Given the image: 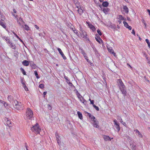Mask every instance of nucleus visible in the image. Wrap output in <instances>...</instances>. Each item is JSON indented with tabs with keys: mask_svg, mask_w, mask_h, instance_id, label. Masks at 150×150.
I'll return each mask as SVG.
<instances>
[{
	"mask_svg": "<svg viewBox=\"0 0 150 150\" xmlns=\"http://www.w3.org/2000/svg\"><path fill=\"white\" fill-rule=\"evenodd\" d=\"M76 94L77 95V96L78 97V98L79 99L80 98V97H82L81 96L80 94L79 93V92L78 91H77L76 92Z\"/></svg>",
	"mask_w": 150,
	"mask_h": 150,
	"instance_id": "nucleus-28",
	"label": "nucleus"
},
{
	"mask_svg": "<svg viewBox=\"0 0 150 150\" xmlns=\"http://www.w3.org/2000/svg\"><path fill=\"white\" fill-rule=\"evenodd\" d=\"M82 102L85 105H86L87 103V101L85 99H84Z\"/></svg>",
	"mask_w": 150,
	"mask_h": 150,
	"instance_id": "nucleus-46",
	"label": "nucleus"
},
{
	"mask_svg": "<svg viewBox=\"0 0 150 150\" xmlns=\"http://www.w3.org/2000/svg\"><path fill=\"white\" fill-rule=\"evenodd\" d=\"M57 50H58V52H59V53L63 57V59H67V58H66V57L64 55L63 52L59 48H58Z\"/></svg>",
	"mask_w": 150,
	"mask_h": 150,
	"instance_id": "nucleus-7",
	"label": "nucleus"
},
{
	"mask_svg": "<svg viewBox=\"0 0 150 150\" xmlns=\"http://www.w3.org/2000/svg\"><path fill=\"white\" fill-rule=\"evenodd\" d=\"M68 83L69 84V85L70 86H72L73 85L72 83L71 82H70V81H69V82Z\"/></svg>",
	"mask_w": 150,
	"mask_h": 150,
	"instance_id": "nucleus-55",
	"label": "nucleus"
},
{
	"mask_svg": "<svg viewBox=\"0 0 150 150\" xmlns=\"http://www.w3.org/2000/svg\"><path fill=\"white\" fill-rule=\"evenodd\" d=\"M56 138L57 140H59V138L60 137L59 135L57 133H56Z\"/></svg>",
	"mask_w": 150,
	"mask_h": 150,
	"instance_id": "nucleus-33",
	"label": "nucleus"
},
{
	"mask_svg": "<svg viewBox=\"0 0 150 150\" xmlns=\"http://www.w3.org/2000/svg\"><path fill=\"white\" fill-rule=\"evenodd\" d=\"M134 131L136 132V135L138 136V137L140 138H142V135L138 129H136L135 130H134Z\"/></svg>",
	"mask_w": 150,
	"mask_h": 150,
	"instance_id": "nucleus-9",
	"label": "nucleus"
},
{
	"mask_svg": "<svg viewBox=\"0 0 150 150\" xmlns=\"http://www.w3.org/2000/svg\"><path fill=\"white\" fill-rule=\"evenodd\" d=\"M103 138L105 141H110V138L109 136L106 135H104Z\"/></svg>",
	"mask_w": 150,
	"mask_h": 150,
	"instance_id": "nucleus-10",
	"label": "nucleus"
},
{
	"mask_svg": "<svg viewBox=\"0 0 150 150\" xmlns=\"http://www.w3.org/2000/svg\"><path fill=\"white\" fill-rule=\"evenodd\" d=\"M94 50L95 51V54H97L98 53V51L96 49H94Z\"/></svg>",
	"mask_w": 150,
	"mask_h": 150,
	"instance_id": "nucleus-47",
	"label": "nucleus"
},
{
	"mask_svg": "<svg viewBox=\"0 0 150 150\" xmlns=\"http://www.w3.org/2000/svg\"><path fill=\"white\" fill-rule=\"evenodd\" d=\"M19 20L20 21H21L22 22L24 23L23 21V20H22V19L21 18H20Z\"/></svg>",
	"mask_w": 150,
	"mask_h": 150,
	"instance_id": "nucleus-54",
	"label": "nucleus"
},
{
	"mask_svg": "<svg viewBox=\"0 0 150 150\" xmlns=\"http://www.w3.org/2000/svg\"><path fill=\"white\" fill-rule=\"evenodd\" d=\"M122 123L124 126H126L127 125L125 122H123Z\"/></svg>",
	"mask_w": 150,
	"mask_h": 150,
	"instance_id": "nucleus-59",
	"label": "nucleus"
},
{
	"mask_svg": "<svg viewBox=\"0 0 150 150\" xmlns=\"http://www.w3.org/2000/svg\"><path fill=\"white\" fill-rule=\"evenodd\" d=\"M130 145L131 146V147L132 150L134 149H136L135 145L133 144H132V145L131 144H130Z\"/></svg>",
	"mask_w": 150,
	"mask_h": 150,
	"instance_id": "nucleus-44",
	"label": "nucleus"
},
{
	"mask_svg": "<svg viewBox=\"0 0 150 150\" xmlns=\"http://www.w3.org/2000/svg\"><path fill=\"white\" fill-rule=\"evenodd\" d=\"M79 50L81 52V53L83 55V56L86 55V53L84 51L82 48H80Z\"/></svg>",
	"mask_w": 150,
	"mask_h": 150,
	"instance_id": "nucleus-24",
	"label": "nucleus"
},
{
	"mask_svg": "<svg viewBox=\"0 0 150 150\" xmlns=\"http://www.w3.org/2000/svg\"><path fill=\"white\" fill-rule=\"evenodd\" d=\"M90 117L93 121L96 120V118L93 115H91Z\"/></svg>",
	"mask_w": 150,
	"mask_h": 150,
	"instance_id": "nucleus-42",
	"label": "nucleus"
},
{
	"mask_svg": "<svg viewBox=\"0 0 150 150\" xmlns=\"http://www.w3.org/2000/svg\"><path fill=\"white\" fill-rule=\"evenodd\" d=\"M77 7L78 8L77 11H78V13H79L80 15L83 12V7H81L80 6H77Z\"/></svg>",
	"mask_w": 150,
	"mask_h": 150,
	"instance_id": "nucleus-6",
	"label": "nucleus"
},
{
	"mask_svg": "<svg viewBox=\"0 0 150 150\" xmlns=\"http://www.w3.org/2000/svg\"><path fill=\"white\" fill-rule=\"evenodd\" d=\"M29 64L30 66L32 67V68L34 69H35V68L36 65L33 61L30 62H29Z\"/></svg>",
	"mask_w": 150,
	"mask_h": 150,
	"instance_id": "nucleus-11",
	"label": "nucleus"
},
{
	"mask_svg": "<svg viewBox=\"0 0 150 150\" xmlns=\"http://www.w3.org/2000/svg\"><path fill=\"white\" fill-rule=\"evenodd\" d=\"M97 32L100 35H101L102 34L100 30L98 29L97 30Z\"/></svg>",
	"mask_w": 150,
	"mask_h": 150,
	"instance_id": "nucleus-43",
	"label": "nucleus"
},
{
	"mask_svg": "<svg viewBox=\"0 0 150 150\" xmlns=\"http://www.w3.org/2000/svg\"><path fill=\"white\" fill-rule=\"evenodd\" d=\"M34 74L37 79H39L40 78V77L38 75V72L36 71H34Z\"/></svg>",
	"mask_w": 150,
	"mask_h": 150,
	"instance_id": "nucleus-26",
	"label": "nucleus"
},
{
	"mask_svg": "<svg viewBox=\"0 0 150 150\" xmlns=\"http://www.w3.org/2000/svg\"><path fill=\"white\" fill-rule=\"evenodd\" d=\"M39 125L38 123H36L31 128V130L37 134H39L41 129L39 127Z\"/></svg>",
	"mask_w": 150,
	"mask_h": 150,
	"instance_id": "nucleus-4",
	"label": "nucleus"
},
{
	"mask_svg": "<svg viewBox=\"0 0 150 150\" xmlns=\"http://www.w3.org/2000/svg\"><path fill=\"white\" fill-rule=\"evenodd\" d=\"M23 27L25 30H29V26L26 25H23Z\"/></svg>",
	"mask_w": 150,
	"mask_h": 150,
	"instance_id": "nucleus-22",
	"label": "nucleus"
},
{
	"mask_svg": "<svg viewBox=\"0 0 150 150\" xmlns=\"http://www.w3.org/2000/svg\"><path fill=\"white\" fill-rule=\"evenodd\" d=\"M64 79L66 80V81L67 83H68L69 81L70 80L68 79V78L67 76H64Z\"/></svg>",
	"mask_w": 150,
	"mask_h": 150,
	"instance_id": "nucleus-37",
	"label": "nucleus"
},
{
	"mask_svg": "<svg viewBox=\"0 0 150 150\" xmlns=\"http://www.w3.org/2000/svg\"><path fill=\"white\" fill-rule=\"evenodd\" d=\"M132 33L134 34V35H135V32L134 29L132 30Z\"/></svg>",
	"mask_w": 150,
	"mask_h": 150,
	"instance_id": "nucleus-52",
	"label": "nucleus"
},
{
	"mask_svg": "<svg viewBox=\"0 0 150 150\" xmlns=\"http://www.w3.org/2000/svg\"><path fill=\"white\" fill-rule=\"evenodd\" d=\"M49 107H48V109L50 110H51L52 109V108L51 106L49 105H48Z\"/></svg>",
	"mask_w": 150,
	"mask_h": 150,
	"instance_id": "nucleus-57",
	"label": "nucleus"
},
{
	"mask_svg": "<svg viewBox=\"0 0 150 150\" xmlns=\"http://www.w3.org/2000/svg\"><path fill=\"white\" fill-rule=\"evenodd\" d=\"M110 11V9L108 8H104L103 9V12L105 14H107Z\"/></svg>",
	"mask_w": 150,
	"mask_h": 150,
	"instance_id": "nucleus-17",
	"label": "nucleus"
},
{
	"mask_svg": "<svg viewBox=\"0 0 150 150\" xmlns=\"http://www.w3.org/2000/svg\"><path fill=\"white\" fill-rule=\"evenodd\" d=\"M13 104L14 108L18 110L23 109V105L21 102L14 100L13 103Z\"/></svg>",
	"mask_w": 150,
	"mask_h": 150,
	"instance_id": "nucleus-3",
	"label": "nucleus"
},
{
	"mask_svg": "<svg viewBox=\"0 0 150 150\" xmlns=\"http://www.w3.org/2000/svg\"><path fill=\"white\" fill-rule=\"evenodd\" d=\"M22 84H23L24 88L25 89V91L28 90V88L27 87V86H26V85L24 83H23Z\"/></svg>",
	"mask_w": 150,
	"mask_h": 150,
	"instance_id": "nucleus-38",
	"label": "nucleus"
},
{
	"mask_svg": "<svg viewBox=\"0 0 150 150\" xmlns=\"http://www.w3.org/2000/svg\"><path fill=\"white\" fill-rule=\"evenodd\" d=\"M94 108H95V109L97 111H98L99 110V108L98 107V106H96V107H95Z\"/></svg>",
	"mask_w": 150,
	"mask_h": 150,
	"instance_id": "nucleus-51",
	"label": "nucleus"
},
{
	"mask_svg": "<svg viewBox=\"0 0 150 150\" xmlns=\"http://www.w3.org/2000/svg\"><path fill=\"white\" fill-rule=\"evenodd\" d=\"M120 118H121V117L120 116H117V120H120Z\"/></svg>",
	"mask_w": 150,
	"mask_h": 150,
	"instance_id": "nucleus-64",
	"label": "nucleus"
},
{
	"mask_svg": "<svg viewBox=\"0 0 150 150\" xmlns=\"http://www.w3.org/2000/svg\"><path fill=\"white\" fill-rule=\"evenodd\" d=\"M5 120L6 121V124L8 126H9V127H11V121L9 120H8V118H6Z\"/></svg>",
	"mask_w": 150,
	"mask_h": 150,
	"instance_id": "nucleus-15",
	"label": "nucleus"
},
{
	"mask_svg": "<svg viewBox=\"0 0 150 150\" xmlns=\"http://www.w3.org/2000/svg\"><path fill=\"white\" fill-rule=\"evenodd\" d=\"M84 57H85V59L87 60L88 62V57L86 56V55H85V56H84Z\"/></svg>",
	"mask_w": 150,
	"mask_h": 150,
	"instance_id": "nucleus-49",
	"label": "nucleus"
},
{
	"mask_svg": "<svg viewBox=\"0 0 150 150\" xmlns=\"http://www.w3.org/2000/svg\"><path fill=\"white\" fill-rule=\"evenodd\" d=\"M39 87L41 88H44V85L43 84H41L39 85Z\"/></svg>",
	"mask_w": 150,
	"mask_h": 150,
	"instance_id": "nucleus-40",
	"label": "nucleus"
},
{
	"mask_svg": "<svg viewBox=\"0 0 150 150\" xmlns=\"http://www.w3.org/2000/svg\"><path fill=\"white\" fill-rule=\"evenodd\" d=\"M147 11L149 13V15L150 16V10L148 9L147 10Z\"/></svg>",
	"mask_w": 150,
	"mask_h": 150,
	"instance_id": "nucleus-63",
	"label": "nucleus"
},
{
	"mask_svg": "<svg viewBox=\"0 0 150 150\" xmlns=\"http://www.w3.org/2000/svg\"><path fill=\"white\" fill-rule=\"evenodd\" d=\"M22 64L25 66H27L29 65V62L28 61L25 60L23 62Z\"/></svg>",
	"mask_w": 150,
	"mask_h": 150,
	"instance_id": "nucleus-13",
	"label": "nucleus"
},
{
	"mask_svg": "<svg viewBox=\"0 0 150 150\" xmlns=\"http://www.w3.org/2000/svg\"><path fill=\"white\" fill-rule=\"evenodd\" d=\"M113 121L114 122L115 124L116 125V126L119 125H120L119 123L117 122L116 120H115V119L114 120H113Z\"/></svg>",
	"mask_w": 150,
	"mask_h": 150,
	"instance_id": "nucleus-35",
	"label": "nucleus"
},
{
	"mask_svg": "<svg viewBox=\"0 0 150 150\" xmlns=\"http://www.w3.org/2000/svg\"><path fill=\"white\" fill-rule=\"evenodd\" d=\"M123 17L122 16V15H119L118 16V19L120 20H122Z\"/></svg>",
	"mask_w": 150,
	"mask_h": 150,
	"instance_id": "nucleus-39",
	"label": "nucleus"
},
{
	"mask_svg": "<svg viewBox=\"0 0 150 150\" xmlns=\"http://www.w3.org/2000/svg\"><path fill=\"white\" fill-rule=\"evenodd\" d=\"M80 33L81 38L83 39V40L86 41L87 42L89 43L90 44L91 42L90 41L89 38L87 37L86 36L87 35L85 31L84 30H82L81 29V30H80Z\"/></svg>",
	"mask_w": 150,
	"mask_h": 150,
	"instance_id": "nucleus-2",
	"label": "nucleus"
},
{
	"mask_svg": "<svg viewBox=\"0 0 150 150\" xmlns=\"http://www.w3.org/2000/svg\"><path fill=\"white\" fill-rule=\"evenodd\" d=\"M123 23L124 24V26L126 28L129 26V25L127 22L125 21H123Z\"/></svg>",
	"mask_w": 150,
	"mask_h": 150,
	"instance_id": "nucleus-32",
	"label": "nucleus"
},
{
	"mask_svg": "<svg viewBox=\"0 0 150 150\" xmlns=\"http://www.w3.org/2000/svg\"><path fill=\"white\" fill-rule=\"evenodd\" d=\"M8 100L10 102H12L13 101V98L12 96H9L8 97Z\"/></svg>",
	"mask_w": 150,
	"mask_h": 150,
	"instance_id": "nucleus-23",
	"label": "nucleus"
},
{
	"mask_svg": "<svg viewBox=\"0 0 150 150\" xmlns=\"http://www.w3.org/2000/svg\"><path fill=\"white\" fill-rule=\"evenodd\" d=\"M79 99H80V101H81L82 102L84 100L83 98V97L82 96V97H80V98Z\"/></svg>",
	"mask_w": 150,
	"mask_h": 150,
	"instance_id": "nucleus-45",
	"label": "nucleus"
},
{
	"mask_svg": "<svg viewBox=\"0 0 150 150\" xmlns=\"http://www.w3.org/2000/svg\"><path fill=\"white\" fill-rule=\"evenodd\" d=\"M2 38H3V39H4L5 40H6L7 41V42L8 41V40H9V39H8V38L6 37L5 36V37H3Z\"/></svg>",
	"mask_w": 150,
	"mask_h": 150,
	"instance_id": "nucleus-41",
	"label": "nucleus"
},
{
	"mask_svg": "<svg viewBox=\"0 0 150 150\" xmlns=\"http://www.w3.org/2000/svg\"><path fill=\"white\" fill-rule=\"evenodd\" d=\"M47 93V92H43V95L44 96L46 95Z\"/></svg>",
	"mask_w": 150,
	"mask_h": 150,
	"instance_id": "nucleus-61",
	"label": "nucleus"
},
{
	"mask_svg": "<svg viewBox=\"0 0 150 150\" xmlns=\"http://www.w3.org/2000/svg\"><path fill=\"white\" fill-rule=\"evenodd\" d=\"M94 100H92V101H91V104L93 105L94 104Z\"/></svg>",
	"mask_w": 150,
	"mask_h": 150,
	"instance_id": "nucleus-60",
	"label": "nucleus"
},
{
	"mask_svg": "<svg viewBox=\"0 0 150 150\" xmlns=\"http://www.w3.org/2000/svg\"><path fill=\"white\" fill-rule=\"evenodd\" d=\"M88 26L89 27L94 31L95 30L96 28L93 25L91 24H88Z\"/></svg>",
	"mask_w": 150,
	"mask_h": 150,
	"instance_id": "nucleus-19",
	"label": "nucleus"
},
{
	"mask_svg": "<svg viewBox=\"0 0 150 150\" xmlns=\"http://www.w3.org/2000/svg\"><path fill=\"white\" fill-rule=\"evenodd\" d=\"M77 114L79 116V118L81 120L83 119V116L82 113L78 111L77 112Z\"/></svg>",
	"mask_w": 150,
	"mask_h": 150,
	"instance_id": "nucleus-21",
	"label": "nucleus"
},
{
	"mask_svg": "<svg viewBox=\"0 0 150 150\" xmlns=\"http://www.w3.org/2000/svg\"><path fill=\"white\" fill-rule=\"evenodd\" d=\"M108 49L109 52L112 53L114 56H115V53L114 52V50L111 47L108 48Z\"/></svg>",
	"mask_w": 150,
	"mask_h": 150,
	"instance_id": "nucleus-14",
	"label": "nucleus"
},
{
	"mask_svg": "<svg viewBox=\"0 0 150 150\" xmlns=\"http://www.w3.org/2000/svg\"><path fill=\"white\" fill-rule=\"evenodd\" d=\"M33 114L32 110L29 108H28L26 112V116L27 119H30L33 116Z\"/></svg>",
	"mask_w": 150,
	"mask_h": 150,
	"instance_id": "nucleus-5",
	"label": "nucleus"
},
{
	"mask_svg": "<svg viewBox=\"0 0 150 150\" xmlns=\"http://www.w3.org/2000/svg\"><path fill=\"white\" fill-rule=\"evenodd\" d=\"M118 85L119 86L120 89L122 93L123 94L124 96H126L127 91L126 88L121 80H118Z\"/></svg>",
	"mask_w": 150,
	"mask_h": 150,
	"instance_id": "nucleus-1",
	"label": "nucleus"
},
{
	"mask_svg": "<svg viewBox=\"0 0 150 150\" xmlns=\"http://www.w3.org/2000/svg\"><path fill=\"white\" fill-rule=\"evenodd\" d=\"M98 121H97L96 120L93 121V125L94 127H95L96 128H98L99 127V126L98 125Z\"/></svg>",
	"mask_w": 150,
	"mask_h": 150,
	"instance_id": "nucleus-12",
	"label": "nucleus"
},
{
	"mask_svg": "<svg viewBox=\"0 0 150 150\" xmlns=\"http://www.w3.org/2000/svg\"><path fill=\"white\" fill-rule=\"evenodd\" d=\"M127 65L128 66H129L131 69L132 68V67H131V66L130 65V64H129L127 63Z\"/></svg>",
	"mask_w": 150,
	"mask_h": 150,
	"instance_id": "nucleus-62",
	"label": "nucleus"
},
{
	"mask_svg": "<svg viewBox=\"0 0 150 150\" xmlns=\"http://www.w3.org/2000/svg\"><path fill=\"white\" fill-rule=\"evenodd\" d=\"M35 28H36L37 29H38L39 28V27H38L37 25H35Z\"/></svg>",
	"mask_w": 150,
	"mask_h": 150,
	"instance_id": "nucleus-56",
	"label": "nucleus"
},
{
	"mask_svg": "<svg viewBox=\"0 0 150 150\" xmlns=\"http://www.w3.org/2000/svg\"><path fill=\"white\" fill-rule=\"evenodd\" d=\"M123 9L125 11V12L126 13H128V9L127 6H124L123 7Z\"/></svg>",
	"mask_w": 150,
	"mask_h": 150,
	"instance_id": "nucleus-20",
	"label": "nucleus"
},
{
	"mask_svg": "<svg viewBox=\"0 0 150 150\" xmlns=\"http://www.w3.org/2000/svg\"><path fill=\"white\" fill-rule=\"evenodd\" d=\"M9 44V46L13 49H15L16 48V46L14 44H13L11 41L9 40L8 42Z\"/></svg>",
	"mask_w": 150,
	"mask_h": 150,
	"instance_id": "nucleus-8",
	"label": "nucleus"
},
{
	"mask_svg": "<svg viewBox=\"0 0 150 150\" xmlns=\"http://www.w3.org/2000/svg\"><path fill=\"white\" fill-rule=\"evenodd\" d=\"M68 26L69 28L72 29V30H73L74 26L71 24L70 23L69 24H68Z\"/></svg>",
	"mask_w": 150,
	"mask_h": 150,
	"instance_id": "nucleus-29",
	"label": "nucleus"
},
{
	"mask_svg": "<svg viewBox=\"0 0 150 150\" xmlns=\"http://www.w3.org/2000/svg\"><path fill=\"white\" fill-rule=\"evenodd\" d=\"M127 28H128L129 30H131L132 29V27L129 25Z\"/></svg>",
	"mask_w": 150,
	"mask_h": 150,
	"instance_id": "nucleus-53",
	"label": "nucleus"
},
{
	"mask_svg": "<svg viewBox=\"0 0 150 150\" xmlns=\"http://www.w3.org/2000/svg\"><path fill=\"white\" fill-rule=\"evenodd\" d=\"M95 39L99 43H100V40L101 42H103V41L102 40V39L99 37L98 38H97L96 37Z\"/></svg>",
	"mask_w": 150,
	"mask_h": 150,
	"instance_id": "nucleus-25",
	"label": "nucleus"
},
{
	"mask_svg": "<svg viewBox=\"0 0 150 150\" xmlns=\"http://www.w3.org/2000/svg\"><path fill=\"white\" fill-rule=\"evenodd\" d=\"M0 25L4 28L6 27L4 21L2 20H0Z\"/></svg>",
	"mask_w": 150,
	"mask_h": 150,
	"instance_id": "nucleus-16",
	"label": "nucleus"
},
{
	"mask_svg": "<svg viewBox=\"0 0 150 150\" xmlns=\"http://www.w3.org/2000/svg\"><path fill=\"white\" fill-rule=\"evenodd\" d=\"M73 30V32H74V33H76V35H77L78 36L79 35V33L78 32V30H74L73 29V30Z\"/></svg>",
	"mask_w": 150,
	"mask_h": 150,
	"instance_id": "nucleus-36",
	"label": "nucleus"
},
{
	"mask_svg": "<svg viewBox=\"0 0 150 150\" xmlns=\"http://www.w3.org/2000/svg\"><path fill=\"white\" fill-rule=\"evenodd\" d=\"M99 7H100V9L102 10H103V9L104 8H103V7H102V6H101V5H99Z\"/></svg>",
	"mask_w": 150,
	"mask_h": 150,
	"instance_id": "nucleus-50",
	"label": "nucleus"
},
{
	"mask_svg": "<svg viewBox=\"0 0 150 150\" xmlns=\"http://www.w3.org/2000/svg\"><path fill=\"white\" fill-rule=\"evenodd\" d=\"M17 23H18V24H19V25L20 26H21L22 25V24L21 23H20V22H19L18 21H18H17Z\"/></svg>",
	"mask_w": 150,
	"mask_h": 150,
	"instance_id": "nucleus-58",
	"label": "nucleus"
},
{
	"mask_svg": "<svg viewBox=\"0 0 150 150\" xmlns=\"http://www.w3.org/2000/svg\"><path fill=\"white\" fill-rule=\"evenodd\" d=\"M20 70L22 71V73L23 74V75H26V72L24 70L23 68H20Z\"/></svg>",
	"mask_w": 150,
	"mask_h": 150,
	"instance_id": "nucleus-27",
	"label": "nucleus"
},
{
	"mask_svg": "<svg viewBox=\"0 0 150 150\" xmlns=\"http://www.w3.org/2000/svg\"><path fill=\"white\" fill-rule=\"evenodd\" d=\"M145 41L148 45V46L150 48V42H149V40L148 39H146Z\"/></svg>",
	"mask_w": 150,
	"mask_h": 150,
	"instance_id": "nucleus-31",
	"label": "nucleus"
},
{
	"mask_svg": "<svg viewBox=\"0 0 150 150\" xmlns=\"http://www.w3.org/2000/svg\"><path fill=\"white\" fill-rule=\"evenodd\" d=\"M102 4L103 6V7H107L109 5V3L107 1L103 2V1Z\"/></svg>",
	"mask_w": 150,
	"mask_h": 150,
	"instance_id": "nucleus-18",
	"label": "nucleus"
},
{
	"mask_svg": "<svg viewBox=\"0 0 150 150\" xmlns=\"http://www.w3.org/2000/svg\"><path fill=\"white\" fill-rule=\"evenodd\" d=\"M13 33L14 35L16 36V37L18 39L19 38V37L17 35V34H16L14 32H13Z\"/></svg>",
	"mask_w": 150,
	"mask_h": 150,
	"instance_id": "nucleus-48",
	"label": "nucleus"
},
{
	"mask_svg": "<svg viewBox=\"0 0 150 150\" xmlns=\"http://www.w3.org/2000/svg\"><path fill=\"white\" fill-rule=\"evenodd\" d=\"M115 127L117 129V131L118 132H119L120 130V125H116Z\"/></svg>",
	"mask_w": 150,
	"mask_h": 150,
	"instance_id": "nucleus-30",
	"label": "nucleus"
},
{
	"mask_svg": "<svg viewBox=\"0 0 150 150\" xmlns=\"http://www.w3.org/2000/svg\"><path fill=\"white\" fill-rule=\"evenodd\" d=\"M113 121L114 122L115 124L116 125V126L119 125H120L119 123L117 122L116 120H115V119L114 120H113Z\"/></svg>",
	"mask_w": 150,
	"mask_h": 150,
	"instance_id": "nucleus-34",
	"label": "nucleus"
}]
</instances>
